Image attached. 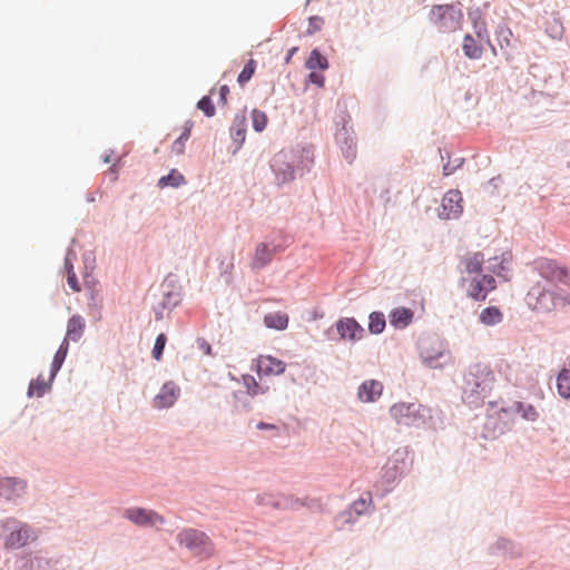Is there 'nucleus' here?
I'll return each mask as SVG.
<instances>
[{"instance_id": "obj_6", "label": "nucleus", "mask_w": 570, "mask_h": 570, "mask_svg": "<svg viewBox=\"0 0 570 570\" xmlns=\"http://www.w3.org/2000/svg\"><path fill=\"white\" fill-rule=\"evenodd\" d=\"M425 409L421 404L400 402L391 406L390 414L403 426H420L425 422Z\"/></svg>"}, {"instance_id": "obj_26", "label": "nucleus", "mask_w": 570, "mask_h": 570, "mask_svg": "<svg viewBox=\"0 0 570 570\" xmlns=\"http://www.w3.org/2000/svg\"><path fill=\"white\" fill-rule=\"evenodd\" d=\"M372 504V498L368 494L367 498H360L354 501L348 511H345L341 514L342 518L345 519L346 522L351 521L352 513L354 512L357 517L365 513Z\"/></svg>"}, {"instance_id": "obj_49", "label": "nucleus", "mask_w": 570, "mask_h": 570, "mask_svg": "<svg viewBox=\"0 0 570 570\" xmlns=\"http://www.w3.org/2000/svg\"><path fill=\"white\" fill-rule=\"evenodd\" d=\"M422 355L424 357V361L432 367H436L438 365L434 363L435 362V357H432V356H429L426 355L424 352H422Z\"/></svg>"}, {"instance_id": "obj_27", "label": "nucleus", "mask_w": 570, "mask_h": 570, "mask_svg": "<svg viewBox=\"0 0 570 570\" xmlns=\"http://www.w3.org/2000/svg\"><path fill=\"white\" fill-rule=\"evenodd\" d=\"M264 324L268 328L283 331L288 326V316L282 312L268 313L264 316Z\"/></svg>"}, {"instance_id": "obj_2", "label": "nucleus", "mask_w": 570, "mask_h": 570, "mask_svg": "<svg viewBox=\"0 0 570 570\" xmlns=\"http://www.w3.org/2000/svg\"><path fill=\"white\" fill-rule=\"evenodd\" d=\"M462 10L453 4L434 6L430 11V21L441 32H454L461 29Z\"/></svg>"}, {"instance_id": "obj_11", "label": "nucleus", "mask_w": 570, "mask_h": 570, "mask_svg": "<svg viewBox=\"0 0 570 570\" xmlns=\"http://www.w3.org/2000/svg\"><path fill=\"white\" fill-rule=\"evenodd\" d=\"M462 195L459 190H449L442 198L440 215L445 218H455L462 213Z\"/></svg>"}, {"instance_id": "obj_50", "label": "nucleus", "mask_w": 570, "mask_h": 570, "mask_svg": "<svg viewBox=\"0 0 570 570\" xmlns=\"http://www.w3.org/2000/svg\"><path fill=\"white\" fill-rule=\"evenodd\" d=\"M453 173V168H451L448 164L443 166V175L449 176Z\"/></svg>"}, {"instance_id": "obj_20", "label": "nucleus", "mask_w": 570, "mask_h": 570, "mask_svg": "<svg viewBox=\"0 0 570 570\" xmlns=\"http://www.w3.org/2000/svg\"><path fill=\"white\" fill-rule=\"evenodd\" d=\"M562 268L563 266L550 259H542L538 263L540 275L549 282H559Z\"/></svg>"}, {"instance_id": "obj_41", "label": "nucleus", "mask_w": 570, "mask_h": 570, "mask_svg": "<svg viewBox=\"0 0 570 570\" xmlns=\"http://www.w3.org/2000/svg\"><path fill=\"white\" fill-rule=\"evenodd\" d=\"M243 380H244V385L246 387V391L249 395L255 396L258 393H261L259 385L253 376L245 375L243 377Z\"/></svg>"}, {"instance_id": "obj_28", "label": "nucleus", "mask_w": 570, "mask_h": 570, "mask_svg": "<svg viewBox=\"0 0 570 570\" xmlns=\"http://www.w3.org/2000/svg\"><path fill=\"white\" fill-rule=\"evenodd\" d=\"M474 32L480 41H489V33L485 21L481 18V13L476 10L469 13Z\"/></svg>"}, {"instance_id": "obj_12", "label": "nucleus", "mask_w": 570, "mask_h": 570, "mask_svg": "<svg viewBox=\"0 0 570 570\" xmlns=\"http://www.w3.org/2000/svg\"><path fill=\"white\" fill-rule=\"evenodd\" d=\"M484 255L480 252L465 254L459 265L461 277H473L482 274Z\"/></svg>"}, {"instance_id": "obj_52", "label": "nucleus", "mask_w": 570, "mask_h": 570, "mask_svg": "<svg viewBox=\"0 0 570 570\" xmlns=\"http://www.w3.org/2000/svg\"><path fill=\"white\" fill-rule=\"evenodd\" d=\"M297 51V48L294 47L292 48L289 51H288V55L286 57V62H289L291 58L293 57V55Z\"/></svg>"}, {"instance_id": "obj_37", "label": "nucleus", "mask_w": 570, "mask_h": 570, "mask_svg": "<svg viewBox=\"0 0 570 570\" xmlns=\"http://www.w3.org/2000/svg\"><path fill=\"white\" fill-rule=\"evenodd\" d=\"M65 266H66V271H67V282H68L69 287L73 292H80V289H81L80 284L78 282L76 273L73 272V266H72L71 259H70V254H68L66 257Z\"/></svg>"}, {"instance_id": "obj_33", "label": "nucleus", "mask_w": 570, "mask_h": 570, "mask_svg": "<svg viewBox=\"0 0 570 570\" xmlns=\"http://www.w3.org/2000/svg\"><path fill=\"white\" fill-rule=\"evenodd\" d=\"M306 68L309 70H315L317 68L325 70L328 68V61L317 49H314L306 61Z\"/></svg>"}, {"instance_id": "obj_43", "label": "nucleus", "mask_w": 570, "mask_h": 570, "mask_svg": "<svg viewBox=\"0 0 570 570\" xmlns=\"http://www.w3.org/2000/svg\"><path fill=\"white\" fill-rule=\"evenodd\" d=\"M344 154H345L346 159H348V161H353L354 158L356 157V145L353 141V139H351L350 144H347L346 149L344 150Z\"/></svg>"}, {"instance_id": "obj_17", "label": "nucleus", "mask_w": 570, "mask_h": 570, "mask_svg": "<svg viewBox=\"0 0 570 570\" xmlns=\"http://www.w3.org/2000/svg\"><path fill=\"white\" fill-rule=\"evenodd\" d=\"M26 483L22 480L13 478L0 479V497L12 500L24 491Z\"/></svg>"}, {"instance_id": "obj_16", "label": "nucleus", "mask_w": 570, "mask_h": 570, "mask_svg": "<svg viewBox=\"0 0 570 570\" xmlns=\"http://www.w3.org/2000/svg\"><path fill=\"white\" fill-rule=\"evenodd\" d=\"M383 392V384L376 380H367L363 382L357 392L361 402L370 403L380 399Z\"/></svg>"}, {"instance_id": "obj_24", "label": "nucleus", "mask_w": 570, "mask_h": 570, "mask_svg": "<svg viewBox=\"0 0 570 570\" xmlns=\"http://www.w3.org/2000/svg\"><path fill=\"white\" fill-rule=\"evenodd\" d=\"M230 137L233 141L237 145V148H239L246 137V118L245 116H236L233 125L230 127Z\"/></svg>"}, {"instance_id": "obj_13", "label": "nucleus", "mask_w": 570, "mask_h": 570, "mask_svg": "<svg viewBox=\"0 0 570 570\" xmlns=\"http://www.w3.org/2000/svg\"><path fill=\"white\" fill-rule=\"evenodd\" d=\"M336 331L342 340L358 341L364 336V328L353 318H341L336 323Z\"/></svg>"}, {"instance_id": "obj_18", "label": "nucleus", "mask_w": 570, "mask_h": 570, "mask_svg": "<svg viewBox=\"0 0 570 570\" xmlns=\"http://www.w3.org/2000/svg\"><path fill=\"white\" fill-rule=\"evenodd\" d=\"M275 253V247L269 246L266 243L258 244L253 256L252 268L261 269L265 267L267 264L272 262Z\"/></svg>"}, {"instance_id": "obj_45", "label": "nucleus", "mask_w": 570, "mask_h": 570, "mask_svg": "<svg viewBox=\"0 0 570 570\" xmlns=\"http://www.w3.org/2000/svg\"><path fill=\"white\" fill-rule=\"evenodd\" d=\"M197 346L198 348L205 354V355H212V346L205 338H198L197 340Z\"/></svg>"}, {"instance_id": "obj_35", "label": "nucleus", "mask_w": 570, "mask_h": 570, "mask_svg": "<svg viewBox=\"0 0 570 570\" xmlns=\"http://www.w3.org/2000/svg\"><path fill=\"white\" fill-rule=\"evenodd\" d=\"M386 325L385 316L381 312H373L368 316V331L373 334H380Z\"/></svg>"}, {"instance_id": "obj_23", "label": "nucleus", "mask_w": 570, "mask_h": 570, "mask_svg": "<svg viewBox=\"0 0 570 570\" xmlns=\"http://www.w3.org/2000/svg\"><path fill=\"white\" fill-rule=\"evenodd\" d=\"M479 321L485 326H495L503 321V313L497 306H488L479 313Z\"/></svg>"}, {"instance_id": "obj_21", "label": "nucleus", "mask_w": 570, "mask_h": 570, "mask_svg": "<svg viewBox=\"0 0 570 570\" xmlns=\"http://www.w3.org/2000/svg\"><path fill=\"white\" fill-rule=\"evenodd\" d=\"M85 326H86L85 320L79 315H73L68 321L67 333H66V337L63 338V341H67L68 343H69V341H72V342L79 341L83 334Z\"/></svg>"}, {"instance_id": "obj_30", "label": "nucleus", "mask_w": 570, "mask_h": 570, "mask_svg": "<svg viewBox=\"0 0 570 570\" xmlns=\"http://www.w3.org/2000/svg\"><path fill=\"white\" fill-rule=\"evenodd\" d=\"M185 177L176 169H171L170 173L166 176H163L158 183L157 186L159 188L165 187H179L180 185L185 184Z\"/></svg>"}, {"instance_id": "obj_51", "label": "nucleus", "mask_w": 570, "mask_h": 570, "mask_svg": "<svg viewBox=\"0 0 570 570\" xmlns=\"http://www.w3.org/2000/svg\"><path fill=\"white\" fill-rule=\"evenodd\" d=\"M311 26H313L315 29L318 28V26H316V22H322V19H320L318 17H314V18H311Z\"/></svg>"}, {"instance_id": "obj_39", "label": "nucleus", "mask_w": 570, "mask_h": 570, "mask_svg": "<svg viewBox=\"0 0 570 570\" xmlns=\"http://www.w3.org/2000/svg\"><path fill=\"white\" fill-rule=\"evenodd\" d=\"M198 109H200L207 117H213L215 115V106L212 99L208 96L203 97L198 104Z\"/></svg>"}, {"instance_id": "obj_31", "label": "nucleus", "mask_w": 570, "mask_h": 570, "mask_svg": "<svg viewBox=\"0 0 570 570\" xmlns=\"http://www.w3.org/2000/svg\"><path fill=\"white\" fill-rule=\"evenodd\" d=\"M52 381H46L42 375H39L36 380L31 381L28 387L29 396H42L50 387Z\"/></svg>"}, {"instance_id": "obj_47", "label": "nucleus", "mask_w": 570, "mask_h": 570, "mask_svg": "<svg viewBox=\"0 0 570 570\" xmlns=\"http://www.w3.org/2000/svg\"><path fill=\"white\" fill-rule=\"evenodd\" d=\"M559 283L570 286V268L563 267Z\"/></svg>"}, {"instance_id": "obj_1", "label": "nucleus", "mask_w": 570, "mask_h": 570, "mask_svg": "<svg viewBox=\"0 0 570 570\" xmlns=\"http://www.w3.org/2000/svg\"><path fill=\"white\" fill-rule=\"evenodd\" d=\"M495 385L493 371L485 364H474L464 375L463 400L469 405L479 406L491 394Z\"/></svg>"}, {"instance_id": "obj_38", "label": "nucleus", "mask_w": 570, "mask_h": 570, "mask_svg": "<svg viewBox=\"0 0 570 570\" xmlns=\"http://www.w3.org/2000/svg\"><path fill=\"white\" fill-rule=\"evenodd\" d=\"M255 70L256 61L254 59H249L237 77V82L239 83V86L243 87L246 82H248L253 75L255 73Z\"/></svg>"}, {"instance_id": "obj_32", "label": "nucleus", "mask_w": 570, "mask_h": 570, "mask_svg": "<svg viewBox=\"0 0 570 570\" xmlns=\"http://www.w3.org/2000/svg\"><path fill=\"white\" fill-rule=\"evenodd\" d=\"M191 127H193L191 122L188 121V122L185 124V126L183 128V132L179 135V137L171 145V151L173 153H175L177 155H181L184 153L185 144H186V141L190 137Z\"/></svg>"}, {"instance_id": "obj_14", "label": "nucleus", "mask_w": 570, "mask_h": 570, "mask_svg": "<svg viewBox=\"0 0 570 570\" xmlns=\"http://www.w3.org/2000/svg\"><path fill=\"white\" fill-rule=\"evenodd\" d=\"M179 387L173 383L167 382L163 385L159 393L154 399V405L157 409H167L175 404L179 396Z\"/></svg>"}, {"instance_id": "obj_5", "label": "nucleus", "mask_w": 570, "mask_h": 570, "mask_svg": "<svg viewBox=\"0 0 570 570\" xmlns=\"http://www.w3.org/2000/svg\"><path fill=\"white\" fill-rule=\"evenodd\" d=\"M460 285L469 298L483 302L489 293L497 288V281L492 275L480 274L473 277H461Z\"/></svg>"}, {"instance_id": "obj_10", "label": "nucleus", "mask_w": 570, "mask_h": 570, "mask_svg": "<svg viewBox=\"0 0 570 570\" xmlns=\"http://www.w3.org/2000/svg\"><path fill=\"white\" fill-rule=\"evenodd\" d=\"M256 503L263 507H271L276 510L295 509L303 503L291 495L277 493H262L256 497Z\"/></svg>"}, {"instance_id": "obj_19", "label": "nucleus", "mask_w": 570, "mask_h": 570, "mask_svg": "<svg viewBox=\"0 0 570 570\" xmlns=\"http://www.w3.org/2000/svg\"><path fill=\"white\" fill-rule=\"evenodd\" d=\"M414 313L406 307H396L389 314L390 324L396 330H403L413 321Z\"/></svg>"}, {"instance_id": "obj_7", "label": "nucleus", "mask_w": 570, "mask_h": 570, "mask_svg": "<svg viewBox=\"0 0 570 570\" xmlns=\"http://www.w3.org/2000/svg\"><path fill=\"white\" fill-rule=\"evenodd\" d=\"M296 155L292 150H282L272 160V169L277 185H283L294 179V164Z\"/></svg>"}, {"instance_id": "obj_25", "label": "nucleus", "mask_w": 570, "mask_h": 570, "mask_svg": "<svg viewBox=\"0 0 570 570\" xmlns=\"http://www.w3.org/2000/svg\"><path fill=\"white\" fill-rule=\"evenodd\" d=\"M480 42L471 35H465L462 45L464 55L470 59H480L483 53V47Z\"/></svg>"}, {"instance_id": "obj_29", "label": "nucleus", "mask_w": 570, "mask_h": 570, "mask_svg": "<svg viewBox=\"0 0 570 570\" xmlns=\"http://www.w3.org/2000/svg\"><path fill=\"white\" fill-rule=\"evenodd\" d=\"M69 344L67 341H62L61 345L59 346L58 351L56 352L52 363H51V371H50V381H52L56 376V374L59 372L62 363L65 362V358L68 353Z\"/></svg>"}, {"instance_id": "obj_48", "label": "nucleus", "mask_w": 570, "mask_h": 570, "mask_svg": "<svg viewBox=\"0 0 570 570\" xmlns=\"http://www.w3.org/2000/svg\"><path fill=\"white\" fill-rule=\"evenodd\" d=\"M256 428L258 430H272V431H276L277 430V426L274 425V424H269V423H265V422H259L256 424Z\"/></svg>"}, {"instance_id": "obj_42", "label": "nucleus", "mask_w": 570, "mask_h": 570, "mask_svg": "<svg viewBox=\"0 0 570 570\" xmlns=\"http://www.w3.org/2000/svg\"><path fill=\"white\" fill-rule=\"evenodd\" d=\"M553 309L554 308H564L570 305V295L562 294L560 292H553Z\"/></svg>"}, {"instance_id": "obj_40", "label": "nucleus", "mask_w": 570, "mask_h": 570, "mask_svg": "<svg viewBox=\"0 0 570 570\" xmlns=\"http://www.w3.org/2000/svg\"><path fill=\"white\" fill-rule=\"evenodd\" d=\"M166 342H167V337L165 334L161 333L157 336L154 348H153V357L155 360H157V361L160 360L164 348H165V345H166Z\"/></svg>"}, {"instance_id": "obj_53", "label": "nucleus", "mask_w": 570, "mask_h": 570, "mask_svg": "<svg viewBox=\"0 0 570 570\" xmlns=\"http://www.w3.org/2000/svg\"><path fill=\"white\" fill-rule=\"evenodd\" d=\"M491 271L492 273L499 274V272L495 268H492Z\"/></svg>"}, {"instance_id": "obj_44", "label": "nucleus", "mask_w": 570, "mask_h": 570, "mask_svg": "<svg viewBox=\"0 0 570 570\" xmlns=\"http://www.w3.org/2000/svg\"><path fill=\"white\" fill-rule=\"evenodd\" d=\"M308 79L312 83L318 86V87H323L324 86V81H325V78L322 73L320 72H316L314 70H312V72L308 75Z\"/></svg>"}, {"instance_id": "obj_22", "label": "nucleus", "mask_w": 570, "mask_h": 570, "mask_svg": "<svg viewBox=\"0 0 570 570\" xmlns=\"http://www.w3.org/2000/svg\"><path fill=\"white\" fill-rule=\"evenodd\" d=\"M505 413L520 414L522 419L527 421H535L538 419V412L531 404H524L522 402H513L509 407L502 409Z\"/></svg>"}, {"instance_id": "obj_46", "label": "nucleus", "mask_w": 570, "mask_h": 570, "mask_svg": "<svg viewBox=\"0 0 570 570\" xmlns=\"http://www.w3.org/2000/svg\"><path fill=\"white\" fill-rule=\"evenodd\" d=\"M229 94V88L227 85H223L219 87V102L223 105L227 104V96Z\"/></svg>"}, {"instance_id": "obj_4", "label": "nucleus", "mask_w": 570, "mask_h": 570, "mask_svg": "<svg viewBox=\"0 0 570 570\" xmlns=\"http://www.w3.org/2000/svg\"><path fill=\"white\" fill-rule=\"evenodd\" d=\"M1 527L4 547L8 549L22 548L36 539V533L28 524L14 519H8Z\"/></svg>"}, {"instance_id": "obj_8", "label": "nucleus", "mask_w": 570, "mask_h": 570, "mask_svg": "<svg viewBox=\"0 0 570 570\" xmlns=\"http://www.w3.org/2000/svg\"><path fill=\"white\" fill-rule=\"evenodd\" d=\"M553 293L547 292L540 284L533 285L527 294L528 305L539 312L553 309Z\"/></svg>"}, {"instance_id": "obj_34", "label": "nucleus", "mask_w": 570, "mask_h": 570, "mask_svg": "<svg viewBox=\"0 0 570 570\" xmlns=\"http://www.w3.org/2000/svg\"><path fill=\"white\" fill-rule=\"evenodd\" d=\"M557 389L560 396L570 399V371L562 370L557 377Z\"/></svg>"}, {"instance_id": "obj_36", "label": "nucleus", "mask_w": 570, "mask_h": 570, "mask_svg": "<svg viewBox=\"0 0 570 570\" xmlns=\"http://www.w3.org/2000/svg\"><path fill=\"white\" fill-rule=\"evenodd\" d=\"M252 124L255 131L261 132L267 126V115L258 109H253L250 112Z\"/></svg>"}, {"instance_id": "obj_3", "label": "nucleus", "mask_w": 570, "mask_h": 570, "mask_svg": "<svg viewBox=\"0 0 570 570\" xmlns=\"http://www.w3.org/2000/svg\"><path fill=\"white\" fill-rule=\"evenodd\" d=\"M177 540L180 546L185 547L195 557L208 558L213 554V543L203 531L184 529L177 534Z\"/></svg>"}, {"instance_id": "obj_9", "label": "nucleus", "mask_w": 570, "mask_h": 570, "mask_svg": "<svg viewBox=\"0 0 570 570\" xmlns=\"http://www.w3.org/2000/svg\"><path fill=\"white\" fill-rule=\"evenodd\" d=\"M125 518L130 520L132 523L139 527H153L156 524H163L165 518L154 510L144 508H130L124 512Z\"/></svg>"}, {"instance_id": "obj_15", "label": "nucleus", "mask_w": 570, "mask_h": 570, "mask_svg": "<svg viewBox=\"0 0 570 570\" xmlns=\"http://www.w3.org/2000/svg\"><path fill=\"white\" fill-rule=\"evenodd\" d=\"M285 363L269 355H261L256 361V368L261 375H278L285 371Z\"/></svg>"}]
</instances>
